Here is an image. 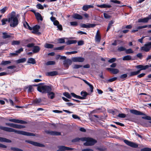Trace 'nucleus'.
<instances>
[{
	"instance_id": "nucleus-4",
	"label": "nucleus",
	"mask_w": 151,
	"mask_h": 151,
	"mask_svg": "<svg viewBox=\"0 0 151 151\" xmlns=\"http://www.w3.org/2000/svg\"><path fill=\"white\" fill-rule=\"evenodd\" d=\"M81 139L82 141H86L84 143V145L85 146L92 145L96 142V140L91 138L82 137Z\"/></svg>"
},
{
	"instance_id": "nucleus-38",
	"label": "nucleus",
	"mask_w": 151,
	"mask_h": 151,
	"mask_svg": "<svg viewBox=\"0 0 151 151\" xmlns=\"http://www.w3.org/2000/svg\"><path fill=\"white\" fill-rule=\"evenodd\" d=\"M3 35V37L4 39H6L8 38H9L11 37V36L8 35L7 33L6 32H3L2 33Z\"/></svg>"
},
{
	"instance_id": "nucleus-10",
	"label": "nucleus",
	"mask_w": 151,
	"mask_h": 151,
	"mask_svg": "<svg viewBox=\"0 0 151 151\" xmlns=\"http://www.w3.org/2000/svg\"><path fill=\"white\" fill-rule=\"evenodd\" d=\"M45 132L48 134L52 135H60L61 134L60 133L55 131H50V130H45Z\"/></svg>"
},
{
	"instance_id": "nucleus-3",
	"label": "nucleus",
	"mask_w": 151,
	"mask_h": 151,
	"mask_svg": "<svg viewBox=\"0 0 151 151\" xmlns=\"http://www.w3.org/2000/svg\"><path fill=\"white\" fill-rule=\"evenodd\" d=\"M52 89L51 86L45 85L42 83H40L37 87V90L42 93H46L48 91H51Z\"/></svg>"
},
{
	"instance_id": "nucleus-63",
	"label": "nucleus",
	"mask_w": 151,
	"mask_h": 151,
	"mask_svg": "<svg viewBox=\"0 0 151 151\" xmlns=\"http://www.w3.org/2000/svg\"><path fill=\"white\" fill-rule=\"evenodd\" d=\"M141 151H151V149L148 148H145L141 149Z\"/></svg>"
},
{
	"instance_id": "nucleus-6",
	"label": "nucleus",
	"mask_w": 151,
	"mask_h": 151,
	"mask_svg": "<svg viewBox=\"0 0 151 151\" xmlns=\"http://www.w3.org/2000/svg\"><path fill=\"white\" fill-rule=\"evenodd\" d=\"M72 61L69 59H67L65 60L63 62V64L66 69H68L69 66L71 65Z\"/></svg>"
},
{
	"instance_id": "nucleus-50",
	"label": "nucleus",
	"mask_w": 151,
	"mask_h": 151,
	"mask_svg": "<svg viewBox=\"0 0 151 151\" xmlns=\"http://www.w3.org/2000/svg\"><path fill=\"white\" fill-rule=\"evenodd\" d=\"M55 64V62L54 61H49L47 62L46 65H53Z\"/></svg>"
},
{
	"instance_id": "nucleus-49",
	"label": "nucleus",
	"mask_w": 151,
	"mask_h": 151,
	"mask_svg": "<svg viewBox=\"0 0 151 151\" xmlns=\"http://www.w3.org/2000/svg\"><path fill=\"white\" fill-rule=\"evenodd\" d=\"M70 24L71 26H76L78 25V23L76 22H71Z\"/></svg>"
},
{
	"instance_id": "nucleus-11",
	"label": "nucleus",
	"mask_w": 151,
	"mask_h": 151,
	"mask_svg": "<svg viewBox=\"0 0 151 151\" xmlns=\"http://www.w3.org/2000/svg\"><path fill=\"white\" fill-rule=\"evenodd\" d=\"M9 121L11 122L16 123H20L21 124H25L27 123V122L22 120L17 119H10Z\"/></svg>"
},
{
	"instance_id": "nucleus-36",
	"label": "nucleus",
	"mask_w": 151,
	"mask_h": 151,
	"mask_svg": "<svg viewBox=\"0 0 151 151\" xmlns=\"http://www.w3.org/2000/svg\"><path fill=\"white\" fill-rule=\"evenodd\" d=\"M11 63V62L10 60L3 61H2L1 65H6L9 64Z\"/></svg>"
},
{
	"instance_id": "nucleus-13",
	"label": "nucleus",
	"mask_w": 151,
	"mask_h": 151,
	"mask_svg": "<svg viewBox=\"0 0 151 151\" xmlns=\"http://www.w3.org/2000/svg\"><path fill=\"white\" fill-rule=\"evenodd\" d=\"M40 28V27L39 25H36L34 26L32 28V32L34 34H38L40 33V32H39V29Z\"/></svg>"
},
{
	"instance_id": "nucleus-30",
	"label": "nucleus",
	"mask_w": 151,
	"mask_h": 151,
	"mask_svg": "<svg viewBox=\"0 0 151 151\" xmlns=\"http://www.w3.org/2000/svg\"><path fill=\"white\" fill-rule=\"evenodd\" d=\"M132 57L131 56L129 55H127L124 56L122 60H132Z\"/></svg>"
},
{
	"instance_id": "nucleus-35",
	"label": "nucleus",
	"mask_w": 151,
	"mask_h": 151,
	"mask_svg": "<svg viewBox=\"0 0 151 151\" xmlns=\"http://www.w3.org/2000/svg\"><path fill=\"white\" fill-rule=\"evenodd\" d=\"M44 47L47 48H52L53 47L54 45L52 44L46 43L45 44Z\"/></svg>"
},
{
	"instance_id": "nucleus-59",
	"label": "nucleus",
	"mask_w": 151,
	"mask_h": 151,
	"mask_svg": "<svg viewBox=\"0 0 151 151\" xmlns=\"http://www.w3.org/2000/svg\"><path fill=\"white\" fill-rule=\"evenodd\" d=\"M116 60V58H112L108 60V62L110 63H113Z\"/></svg>"
},
{
	"instance_id": "nucleus-7",
	"label": "nucleus",
	"mask_w": 151,
	"mask_h": 151,
	"mask_svg": "<svg viewBox=\"0 0 151 151\" xmlns=\"http://www.w3.org/2000/svg\"><path fill=\"white\" fill-rule=\"evenodd\" d=\"M124 142L127 145L131 147L134 148H137L138 147V145L137 144L127 140H125L124 141Z\"/></svg>"
},
{
	"instance_id": "nucleus-52",
	"label": "nucleus",
	"mask_w": 151,
	"mask_h": 151,
	"mask_svg": "<svg viewBox=\"0 0 151 151\" xmlns=\"http://www.w3.org/2000/svg\"><path fill=\"white\" fill-rule=\"evenodd\" d=\"M110 2L118 4H120L121 2L117 0H111Z\"/></svg>"
},
{
	"instance_id": "nucleus-21",
	"label": "nucleus",
	"mask_w": 151,
	"mask_h": 151,
	"mask_svg": "<svg viewBox=\"0 0 151 151\" xmlns=\"http://www.w3.org/2000/svg\"><path fill=\"white\" fill-rule=\"evenodd\" d=\"M93 6L90 5H84L82 7V9L84 11H86L90 8H93Z\"/></svg>"
},
{
	"instance_id": "nucleus-45",
	"label": "nucleus",
	"mask_w": 151,
	"mask_h": 151,
	"mask_svg": "<svg viewBox=\"0 0 151 151\" xmlns=\"http://www.w3.org/2000/svg\"><path fill=\"white\" fill-rule=\"evenodd\" d=\"M117 50L121 52L125 51L126 48L123 46H121L118 48Z\"/></svg>"
},
{
	"instance_id": "nucleus-48",
	"label": "nucleus",
	"mask_w": 151,
	"mask_h": 151,
	"mask_svg": "<svg viewBox=\"0 0 151 151\" xmlns=\"http://www.w3.org/2000/svg\"><path fill=\"white\" fill-rule=\"evenodd\" d=\"M8 8L6 6H5L1 9L0 10V12L1 13H4L6 11L7 9Z\"/></svg>"
},
{
	"instance_id": "nucleus-12",
	"label": "nucleus",
	"mask_w": 151,
	"mask_h": 151,
	"mask_svg": "<svg viewBox=\"0 0 151 151\" xmlns=\"http://www.w3.org/2000/svg\"><path fill=\"white\" fill-rule=\"evenodd\" d=\"M130 112L132 114L136 115H145L144 113H142V112L135 109H131L130 110Z\"/></svg>"
},
{
	"instance_id": "nucleus-22",
	"label": "nucleus",
	"mask_w": 151,
	"mask_h": 151,
	"mask_svg": "<svg viewBox=\"0 0 151 151\" xmlns=\"http://www.w3.org/2000/svg\"><path fill=\"white\" fill-rule=\"evenodd\" d=\"M73 17L75 19H82L83 18V17L81 15L76 13L73 15Z\"/></svg>"
},
{
	"instance_id": "nucleus-25",
	"label": "nucleus",
	"mask_w": 151,
	"mask_h": 151,
	"mask_svg": "<svg viewBox=\"0 0 151 151\" xmlns=\"http://www.w3.org/2000/svg\"><path fill=\"white\" fill-rule=\"evenodd\" d=\"M35 16L37 20L42 21L43 19L41 15L38 12L35 13Z\"/></svg>"
},
{
	"instance_id": "nucleus-56",
	"label": "nucleus",
	"mask_w": 151,
	"mask_h": 151,
	"mask_svg": "<svg viewBox=\"0 0 151 151\" xmlns=\"http://www.w3.org/2000/svg\"><path fill=\"white\" fill-rule=\"evenodd\" d=\"M104 17L106 19H109L111 17V16L106 13H104Z\"/></svg>"
},
{
	"instance_id": "nucleus-62",
	"label": "nucleus",
	"mask_w": 151,
	"mask_h": 151,
	"mask_svg": "<svg viewBox=\"0 0 151 151\" xmlns=\"http://www.w3.org/2000/svg\"><path fill=\"white\" fill-rule=\"evenodd\" d=\"M142 118L143 119L151 120V117L148 116H146L142 117Z\"/></svg>"
},
{
	"instance_id": "nucleus-54",
	"label": "nucleus",
	"mask_w": 151,
	"mask_h": 151,
	"mask_svg": "<svg viewBox=\"0 0 151 151\" xmlns=\"http://www.w3.org/2000/svg\"><path fill=\"white\" fill-rule=\"evenodd\" d=\"M117 116L120 118H124L126 117V115L124 114H119Z\"/></svg>"
},
{
	"instance_id": "nucleus-55",
	"label": "nucleus",
	"mask_w": 151,
	"mask_h": 151,
	"mask_svg": "<svg viewBox=\"0 0 151 151\" xmlns=\"http://www.w3.org/2000/svg\"><path fill=\"white\" fill-rule=\"evenodd\" d=\"M82 67V65H75L73 67V68L74 69H78L79 68H81Z\"/></svg>"
},
{
	"instance_id": "nucleus-19",
	"label": "nucleus",
	"mask_w": 151,
	"mask_h": 151,
	"mask_svg": "<svg viewBox=\"0 0 151 151\" xmlns=\"http://www.w3.org/2000/svg\"><path fill=\"white\" fill-rule=\"evenodd\" d=\"M48 97L51 99H53L55 97V94L52 92L48 91L47 93Z\"/></svg>"
},
{
	"instance_id": "nucleus-53",
	"label": "nucleus",
	"mask_w": 151,
	"mask_h": 151,
	"mask_svg": "<svg viewBox=\"0 0 151 151\" xmlns=\"http://www.w3.org/2000/svg\"><path fill=\"white\" fill-rule=\"evenodd\" d=\"M82 138H75V139H74L72 140V142H77L78 141H79V140H81L82 141L81 139Z\"/></svg>"
},
{
	"instance_id": "nucleus-32",
	"label": "nucleus",
	"mask_w": 151,
	"mask_h": 151,
	"mask_svg": "<svg viewBox=\"0 0 151 151\" xmlns=\"http://www.w3.org/2000/svg\"><path fill=\"white\" fill-rule=\"evenodd\" d=\"M140 73V70H137L136 71L132 72L129 74L130 76H134L137 75Z\"/></svg>"
},
{
	"instance_id": "nucleus-57",
	"label": "nucleus",
	"mask_w": 151,
	"mask_h": 151,
	"mask_svg": "<svg viewBox=\"0 0 151 151\" xmlns=\"http://www.w3.org/2000/svg\"><path fill=\"white\" fill-rule=\"evenodd\" d=\"M11 149L14 151H22V149L16 147H12L11 148Z\"/></svg>"
},
{
	"instance_id": "nucleus-39",
	"label": "nucleus",
	"mask_w": 151,
	"mask_h": 151,
	"mask_svg": "<svg viewBox=\"0 0 151 151\" xmlns=\"http://www.w3.org/2000/svg\"><path fill=\"white\" fill-rule=\"evenodd\" d=\"M25 89H28V93L31 92L33 89V88L32 87V86H29L28 87H25Z\"/></svg>"
},
{
	"instance_id": "nucleus-58",
	"label": "nucleus",
	"mask_w": 151,
	"mask_h": 151,
	"mask_svg": "<svg viewBox=\"0 0 151 151\" xmlns=\"http://www.w3.org/2000/svg\"><path fill=\"white\" fill-rule=\"evenodd\" d=\"M64 47H65V46L63 45V46H62L60 47L55 48L54 49L55 50H63L64 48Z\"/></svg>"
},
{
	"instance_id": "nucleus-31",
	"label": "nucleus",
	"mask_w": 151,
	"mask_h": 151,
	"mask_svg": "<svg viewBox=\"0 0 151 151\" xmlns=\"http://www.w3.org/2000/svg\"><path fill=\"white\" fill-rule=\"evenodd\" d=\"M23 26L25 28H28L30 30H32V28L30 27L27 22H24Z\"/></svg>"
},
{
	"instance_id": "nucleus-23",
	"label": "nucleus",
	"mask_w": 151,
	"mask_h": 151,
	"mask_svg": "<svg viewBox=\"0 0 151 151\" xmlns=\"http://www.w3.org/2000/svg\"><path fill=\"white\" fill-rule=\"evenodd\" d=\"M86 84L88 85L90 87V91L91 92H93V86L90 84L89 83L87 82L86 80H84L83 79H81Z\"/></svg>"
},
{
	"instance_id": "nucleus-20",
	"label": "nucleus",
	"mask_w": 151,
	"mask_h": 151,
	"mask_svg": "<svg viewBox=\"0 0 151 151\" xmlns=\"http://www.w3.org/2000/svg\"><path fill=\"white\" fill-rule=\"evenodd\" d=\"M58 72L56 71H53L47 72L46 73V75L47 76H53L58 75Z\"/></svg>"
},
{
	"instance_id": "nucleus-15",
	"label": "nucleus",
	"mask_w": 151,
	"mask_h": 151,
	"mask_svg": "<svg viewBox=\"0 0 151 151\" xmlns=\"http://www.w3.org/2000/svg\"><path fill=\"white\" fill-rule=\"evenodd\" d=\"M148 67V65H147L145 66H143L142 65H137L135 67L138 69H139L140 70H140V71L142 70H145Z\"/></svg>"
},
{
	"instance_id": "nucleus-60",
	"label": "nucleus",
	"mask_w": 151,
	"mask_h": 151,
	"mask_svg": "<svg viewBox=\"0 0 151 151\" xmlns=\"http://www.w3.org/2000/svg\"><path fill=\"white\" fill-rule=\"evenodd\" d=\"M84 60V59L81 57H78V62H83Z\"/></svg>"
},
{
	"instance_id": "nucleus-14",
	"label": "nucleus",
	"mask_w": 151,
	"mask_h": 151,
	"mask_svg": "<svg viewBox=\"0 0 151 151\" xmlns=\"http://www.w3.org/2000/svg\"><path fill=\"white\" fill-rule=\"evenodd\" d=\"M107 70L111 72L113 74H116L119 72V70L116 68H107Z\"/></svg>"
},
{
	"instance_id": "nucleus-5",
	"label": "nucleus",
	"mask_w": 151,
	"mask_h": 151,
	"mask_svg": "<svg viewBox=\"0 0 151 151\" xmlns=\"http://www.w3.org/2000/svg\"><path fill=\"white\" fill-rule=\"evenodd\" d=\"M151 49V42H149L141 47V50L146 52H149Z\"/></svg>"
},
{
	"instance_id": "nucleus-61",
	"label": "nucleus",
	"mask_w": 151,
	"mask_h": 151,
	"mask_svg": "<svg viewBox=\"0 0 151 151\" xmlns=\"http://www.w3.org/2000/svg\"><path fill=\"white\" fill-rule=\"evenodd\" d=\"M1 22H2V25H4L6 24V22L8 21V19H2L1 20Z\"/></svg>"
},
{
	"instance_id": "nucleus-9",
	"label": "nucleus",
	"mask_w": 151,
	"mask_h": 151,
	"mask_svg": "<svg viewBox=\"0 0 151 151\" xmlns=\"http://www.w3.org/2000/svg\"><path fill=\"white\" fill-rule=\"evenodd\" d=\"M26 141L28 143L35 146H38L40 147H44L45 146L44 145H43V144L37 142H34L32 141L29 140H27Z\"/></svg>"
},
{
	"instance_id": "nucleus-43",
	"label": "nucleus",
	"mask_w": 151,
	"mask_h": 151,
	"mask_svg": "<svg viewBox=\"0 0 151 151\" xmlns=\"http://www.w3.org/2000/svg\"><path fill=\"white\" fill-rule=\"evenodd\" d=\"M81 94L82 96V97L85 98V97L88 95V94L86 92L82 91L81 93Z\"/></svg>"
},
{
	"instance_id": "nucleus-64",
	"label": "nucleus",
	"mask_w": 151,
	"mask_h": 151,
	"mask_svg": "<svg viewBox=\"0 0 151 151\" xmlns=\"http://www.w3.org/2000/svg\"><path fill=\"white\" fill-rule=\"evenodd\" d=\"M82 151H93V150L90 148H86L82 150Z\"/></svg>"
},
{
	"instance_id": "nucleus-47",
	"label": "nucleus",
	"mask_w": 151,
	"mask_h": 151,
	"mask_svg": "<svg viewBox=\"0 0 151 151\" xmlns=\"http://www.w3.org/2000/svg\"><path fill=\"white\" fill-rule=\"evenodd\" d=\"M63 95L65 97L69 99H70L71 97V95L68 92H66L63 93Z\"/></svg>"
},
{
	"instance_id": "nucleus-17",
	"label": "nucleus",
	"mask_w": 151,
	"mask_h": 151,
	"mask_svg": "<svg viewBox=\"0 0 151 151\" xmlns=\"http://www.w3.org/2000/svg\"><path fill=\"white\" fill-rule=\"evenodd\" d=\"M101 37L98 31L95 37V40L96 42L99 43L101 40Z\"/></svg>"
},
{
	"instance_id": "nucleus-16",
	"label": "nucleus",
	"mask_w": 151,
	"mask_h": 151,
	"mask_svg": "<svg viewBox=\"0 0 151 151\" xmlns=\"http://www.w3.org/2000/svg\"><path fill=\"white\" fill-rule=\"evenodd\" d=\"M23 50V49L21 48L19 50L16 51L15 53H10V55L11 56H14L18 55V54L20 53Z\"/></svg>"
},
{
	"instance_id": "nucleus-44",
	"label": "nucleus",
	"mask_w": 151,
	"mask_h": 151,
	"mask_svg": "<svg viewBox=\"0 0 151 151\" xmlns=\"http://www.w3.org/2000/svg\"><path fill=\"white\" fill-rule=\"evenodd\" d=\"M20 41H19L14 40L12 42V45H18L20 44Z\"/></svg>"
},
{
	"instance_id": "nucleus-46",
	"label": "nucleus",
	"mask_w": 151,
	"mask_h": 151,
	"mask_svg": "<svg viewBox=\"0 0 151 151\" xmlns=\"http://www.w3.org/2000/svg\"><path fill=\"white\" fill-rule=\"evenodd\" d=\"M127 76V74H124L121 75L119 77L121 79H125Z\"/></svg>"
},
{
	"instance_id": "nucleus-8",
	"label": "nucleus",
	"mask_w": 151,
	"mask_h": 151,
	"mask_svg": "<svg viewBox=\"0 0 151 151\" xmlns=\"http://www.w3.org/2000/svg\"><path fill=\"white\" fill-rule=\"evenodd\" d=\"M96 25L94 24H91L90 23H87L86 24H82L80 25L81 27L84 28H90L93 27H95Z\"/></svg>"
},
{
	"instance_id": "nucleus-40",
	"label": "nucleus",
	"mask_w": 151,
	"mask_h": 151,
	"mask_svg": "<svg viewBox=\"0 0 151 151\" xmlns=\"http://www.w3.org/2000/svg\"><path fill=\"white\" fill-rule=\"evenodd\" d=\"M147 27H148L149 28H151V25H144L138 27V29H141L143 28H144Z\"/></svg>"
},
{
	"instance_id": "nucleus-41",
	"label": "nucleus",
	"mask_w": 151,
	"mask_h": 151,
	"mask_svg": "<svg viewBox=\"0 0 151 151\" xmlns=\"http://www.w3.org/2000/svg\"><path fill=\"white\" fill-rule=\"evenodd\" d=\"M117 78L116 77H114L109 79L106 81V83H108V82H111L115 81L117 79Z\"/></svg>"
},
{
	"instance_id": "nucleus-24",
	"label": "nucleus",
	"mask_w": 151,
	"mask_h": 151,
	"mask_svg": "<svg viewBox=\"0 0 151 151\" xmlns=\"http://www.w3.org/2000/svg\"><path fill=\"white\" fill-rule=\"evenodd\" d=\"M42 101L41 99H36L34 100L32 102V104L35 106L36 105L38 104Z\"/></svg>"
},
{
	"instance_id": "nucleus-34",
	"label": "nucleus",
	"mask_w": 151,
	"mask_h": 151,
	"mask_svg": "<svg viewBox=\"0 0 151 151\" xmlns=\"http://www.w3.org/2000/svg\"><path fill=\"white\" fill-rule=\"evenodd\" d=\"M77 42L76 40H68L66 42V43L68 45H70L72 44H75Z\"/></svg>"
},
{
	"instance_id": "nucleus-1",
	"label": "nucleus",
	"mask_w": 151,
	"mask_h": 151,
	"mask_svg": "<svg viewBox=\"0 0 151 151\" xmlns=\"http://www.w3.org/2000/svg\"><path fill=\"white\" fill-rule=\"evenodd\" d=\"M0 129L4 131L9 132H14L19 134H22L28 136H34L35 135L33 133L23 131L16 130L13 129L3 126H0Z\"/></svg>"
},
{
	"instance_id": "nucleus-29",
	"label": "nucleus",
	"mask_w": 151,
	"mask_h": 151,
	"mask_svg": "<svg viewBox=\"0 0 151 151\" xmlns=\"http://www.w3.org/2000/svg\"><path fill=\"white\" fill-rule=\"evenodd\" d=\"M0 142H11V141L6 138L0 137Z\"/></svg>"
},
{
	"instance_id": "nucleus-2",
	"label": "nucleus",
	"mask_w": 151,
	"mask_h": 151,
	"mask_svg": "<svg viewBox=\"0 0 151 151\" xmlns=\"http://www.w3.org/2000/svg\"><path fill=\"white\" fill-rule=\"evenodd\" d=\"M8 22L10 23L11 27H14L17 25L18 24V19L14 12H13L11 13L10 17L8 19Z\"/></svg>"
},
{
	"instance_id": "nucleus-18",
	"label": "nucleus",
	"mask_w": 151,
	"mask_h": 151,
	"mask_svg": "<svg viewBox=\"0 0 151 151\" xmlns=\"http://www.w3.org/2000/svg\"><path fill=\"white\" fill-rule=\"evenodd\" d=\"M40 50V47L37 46H34L32 49V51L33 53L38 52Z\"/></svg>"
},
{
	"instance_id": "nucleus-42",
	"label": "nucleus",
	"mask_w": 151,
	"mask_h": 151,
	"mask_svg": "<svg viewBox=\"0 0 151 151\" xmlns=\"http://www.w3.org/2000/svg\"><path fill=\"white\" fill-rule=\"evenodd\" d=\"M125 52H126V53L127 54L132 53L134 52V51L131 48H130V49H126Z\"/></svg>"
},
{
	"instance_id": "nucleus-26",
	"label": "nucleus",
	"mask_w": 151,
	"mask_h": 151,
	"mask_svg": "<svg viewBox=\"0 0 151 151\" xmlns=\"http://www.w3.org/2000/svg\"><path fill=\"white\" fill-rule=\"evenodd\" d=\"M97 6L100 8H110L111 7V6L110 5H109L107 4H103L101 5H97Z\"/></svg>"
},
{
	"instance_id": "nucleus-28",
	"label": "nucleus",
	"mask_w": 151,
	"mask_h": 151,
	"mask_svg": "<svg viewBox=\"0 0 151 151\" xmlns=\"http://www.w3.org/2000/svg\"><path fill=\"white\" fill-rule=\"evenodd\" d=\"M35 60L32 58H30L28 59L27 63H29L35 64L36 63Z\"/></svg>"
},
{
	"instance_id": "nucleus-51",
	"label": "nucleus",
	"mask_w": 151,
	"mask_h": 151,
	"mask_svg": "<svg viewBox=\"0 0 151 151\" xmlns=\"http://www.w3.org/2000/svg\"><path fill=\"white\" fill-rule=\"evenodd\" d=\"M37 7L39 9H43L44 8L43 6L40 4H38L36 5Z\"/></svg>"
},
{
	"instance_id": "nucleus-33",
	"label": "nucleus",
	"mask_w": 151,
	"mask_h": 151,
	"mask_svg": "<svg viewBox=\"0 0 151 151\" xmlns=\"http://www.w3.org/2000/svg\"><path fill=\"white\" fill-rule=\"evenodd\" d=\"M114 22L113 20H111L109 22L108 24V25L106 30V31L108 32L110 29L111 27L112 26V24H114Z\"/></svg>"
},
{
	"instance_id": "nucleus-37",
	"label": "nucleus",
	"mask_w": 151,
	"mask_h": 151,
	"mask_svg": "<svg viewBox=\"0 0 151 151\" xmlns=\"http://www.w3.org/2000/svg\"><path fill=\"white\" fill-rule=\"evenodd\" d=\"M26 59L25 58H21L18 59L17 61V63H23L26 61Z\"/></svg>"
},
{
	"instance_id": "nucleus-27",
	"label": "nucleus",
	"mask_w": 151,
	"mask_h": 151,
	"mask_svg": "<svg viewBox=\"0 0 151 151\" xmlns=\"http://www.w3.org/2000/svg\"><path fill=\"white\" fill-rule=\"evenodd\" d=\"M148 19L147 17L143 19H138V22L147 23L148 21Z\"/></svg>"
}]
</instances>
